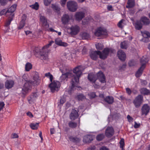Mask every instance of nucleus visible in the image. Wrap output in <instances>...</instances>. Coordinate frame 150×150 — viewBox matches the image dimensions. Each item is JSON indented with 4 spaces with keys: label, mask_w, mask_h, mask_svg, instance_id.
<instances>
[{
    "label": "nucleus",
    "mask_w": 150,
    "mask_h": 150,
    "mask_svg": "<svg viewBox=\"0 0 150 150\" xmlns=\"http://www.w3.org/2000/svg\"><path fill=\"white\" fill-rule=\"evenodd\" d=\"M66 101L65 98L63 97H62L60 100V105H62Z\"/></svg>",
    "instance_id": "nucleus-48"
},
{
    "label": "nucleus",
    "mask_w": 150,
    "mask_h": 150,
    "mask_svg": "<svg viewBox=\"0 0 150 150\" xmlns=\"http://www.w3.org/2000/svg\"><path fill=\"white\" fill-rule=\"evenodd\" d=\"M84 69V68L82 66H78L73 69L74 75L71 72L62 74L60 76L59 81L61 82H64L65 81H67V78L71 77V88L73 89L75 87H77V85L79 82V78Z\"/></svg>",
    "instance_id": "nucleus-1"
},
{
    "label": "nucleus",
    "mask_w": 150,
    "mask_h": 150,
    "mask_svg": "<svg viewBox=\"0 0 150 150\" xmlns=\"http://www.w3.org/2000/svg\"><path fill=\"white\" fill-rule=\"evenodd\" d=\"M94 34L97 37H100L103 38H105L107 35V30L104 28L100 27L97 29Z\"/></svg>",
    "instance_id": "nucleus-6"
},
{
    "label": "nucleus",
    "mask_w": 150,
    "mask_h": 150,
    "mask_svg": "<svg viewBox=\"0 0 150 150\" xmlns=\"http://www.w3.org/2000/svg\"><path fill=\"white\" fill-rule=\"evenodd\" d=\"M114 134V131L112 127H108L105 131V135L108 137H111Z\"/></svg>",
    "instance_id": "nucleus-12"
},
{
    "label": "nucleus",
    "mask_w": 150,
    "mask_h": 150,
    "mask_svg": "<svg viewBox=\"0 0 150 150\" xmlns=\"http://www.w3.org/2000/svg\"><path fill=\"white\" fill-rule=\"evenodd\" d=\"M85 13L83 12L80 11L76 13L75 15L76 19L77 21L81 20L84 17Z\"/></svg>",
    "instance_id": "nucleus-13"
},
{
    "label": "nucleus",
    "mask_w": 150,
    "mask_h": 150,
    "mask_svg": "<svg viewBox=\"0 0 150 150\" xmlns=\"http://www.w3.org/2000/svg\"><path fill=\"white\" fill-rule=\"evenodd\" d=\"M69 139L70 141L76 143L79 142L81 140V139L80 138L76 137L73 136L70 137H69Z\"/></svg>",
    "instance_id": "nucleus-30"
},
{
    "label": "nucleus",
    "mask_w": 150,
    "mask_h": 150,
    "mask_svg": "<svg viewBox=\"0 0 150 150\" xmlns=\"http://www.w3.org/2000/svg\"><path fill=\"white\" fill-rule=\"evenodd\" d=\"M76 98L78 100H82L86 98L85 96L82 94H80L78 95L76 97Z\"/></svg>",
    "instance_id": "nucleus-40"
},
{
    "label": "nucleus",
    "mask_w": 150,
    "mask_h": 150,
    "mask_svg": "<svg viewBox=\"0 0 150 150\" xmlns=\"http://www.w3.org/2000/svg\"><path fill=\"white\" fill-rule=\"evenodd\" d=\"M52 7L53 9L57 11H59L60 10V8L58 6L55 4H52Z\"/></svg>",
    "instance_id": "nucleus-43"
},
{
    "label": "nucleus",
    "mask_w": 150,
    "mask_h": 150,
    "mask_svg": "<svg viewBox=\"0 0 150 150\" xmlns=\"http://www.w3.org/2000/svg\"><path fill=\"white\" fill-rule=\"evenodd\" d=\"M39 123H31L30 125L31 128L33 129H37L38 127Z\"/></svg>",
    "instance_id": "nucleus-35"
},
{
    "label": "nucleus",
    "mask_w": 150,
    "mask_h": 150,
    "mask_svg": "<svg viewBox=\"0 0 150 150\" xmlns=\"http://www.w3.org/2000/svg\"><path fill=\"white\" fill-rule=\"evenodd\" d=\"M6 0H0V3L2 5H4L6 4Z\"/></svg>",
    "instance_id": "nucleus-55"
},
{
    "label": "nucleus",
    "mask_w": 150,
    "mask_h": 150,
    "mask_svg": "<svg viewBox=\"0 0 150 150\" xmlns=\"http://www.w3.org/2000/svg\"><path fill=\"white\" fill-rule=\"evenodd\" d=\"M125 21L124 19H122L118 23V26L120 28H123L124 26V24L123 22Z\"/></svg>",
    "instance_id": "nucleus-38"
},
{
    "label": "nucleus",
    "mask_w": 150,
    "mask_h": 150,
    "mask_svg": "<svg viewBox=\"0 0 150 150\" xmlns=\"http://www.w3.org/2000/svg\"><path fill=\"white\" fill-rule=\"evenodd\" d=\"M64 56L67 59L70 60L73 58H74L76 55L74 53H72L69 51H67L64 53Z\"/></svg>",
    "instance_id": "nucleus-15"
},
{
    "label": "nucleus",
    "mask_w": 150,
    "mask_h": 150,
    "mask_svg": "<svg viewBox=\"0 0 150 150\" xmlns=\"http://www.w3.org/2000/svg\"><path fill=\"white\" fill-rule=\"evenodd\" d=\"M136 63L135 61L133 60L130 61L129 63V66H133L136 64Z\"/></svg>",
    "instance_id": "nucleus-45"
},
{
    "label": "nucleus",
    "mask_w": 150,
    "mask_h": 150,
    "mask_svg": "<svg viewBox=\"0 0 150 150\" xmlns=\"http://www.w3.org/2000/svg\"><path fill=\"white\" fill-rule=\"evenodd\" d=\"M78 117V112L74 109H72L70 115V119L73 120H75Z\"/></svg>",
    "instance_id": "nucleus-17"
},
{
    "label": "nucleus",
    "mask_w": 150,
    "mask_h": 150,
    "mask_svg": "<svg viewBox=\"0 0 150 150\" xmlns=\"http://www.w3.org/2000/svg\"><path fill=\"white\" fill-rule=\"evenodd\" d=\"M127 118L129 122L132 121L133 120V118L129 115L127 116Z\"/></svg>",
    "instance_id": "nucleus-56"
},
{
    "label": "nucleus",
    "mask_w": 150,
    "mask_h": 150,
    "mask_svg": "<svg viewBox=\"0 0 150 150\" xmlns=\"http://www.w3.org/2000/svg\"><path fill=\"white\" fill-rule=\"evenodd\" d=\"M140 91L142 94L145 95H148L149 93V91L146 88H141L140 89Z\"/></svg>",
    "instance_id": "nucleus-32"
},
{
    "label": "nucleus",
    "mask_w": 150,
    "mask_h": 150,
    "mask_svg": "<svg viewBox=\"0 0 150 150\" xmlns=\"http://www.w3.org/2000/svg\"><path fill=\"white\" fill-rule=\"evenodd\" d=\"M105 102L109 104H112L114 102V99L113 98L112 96H107L104 99Z\"/></svg>",
    "instance_id": "nucleus-23"
},
{
    "label": "nucleus",
    "mask_w": 150,
    "mask_h": 150,
    "mask_svg": "<svg viewBox=\"0 0 150 150\" xmlns=\"http://www.w3.org/2000/svg\"><path fill=\"white\" fill-rule=\"evenodd\" d=\"M141 22H142L144 25H148L150 23V21L147 18L143 17L141 18L140 20Z\"/></svg>",
    "instance_id": "nucleus-28"
},
{
    "label": "nucleus",
    "mask_w": 150,
    "mask_h": 150,
    "mask_svg": "<svg viewBox=\"0 0 150 150\" xmlns=\"http://www.w3.org/2000/svg\"><path fill=\"white\" fill-rule=\"evenodd\" d=\"M142 83L144 85H146L147 84V82L145 80H142L141 81Z\"/></svg>",
    "instance_id": "nucleus-63"
},
{
    "label": "nucleus",
    "mask_w": 150,
    "mask_h": 150,
    "mask_svg": "<svg viewBox=\"0 0 150 150\" xmlns=\"http://www.w3.org/2000/svg\"><path fill=\"white\" fill-rule=\"evenodd\" d=\"M83 140L84 142L89 143L93 140V137L91 135H87L84 137Z\"/></svg>",
    "instance_id": "nucleus-20"
},
{
    "label": "nucleus",
    "mask_w": 150,
    "mask_h": 150,
    "mask_svg": "<svg viewBox=\"0 0 150 150\" xmlns=\"http://www.w3.org/2000/svg\"><path fill=\"white\" fill-rule=\"evenodd\" d=\"M141 110L142 115H146L149 111V106L147 104H144L142 107Z\"/></svg>",
    "instance_id": "nucleus-11"
},
{
    "label": "nucleus",
    "mask_w": 150,
    "mask_h": 150,
    "mask_svg": "<svg viewBox=\"0 0 150 150\" xmlns=\"http://www.w3.org/2000/svg\"><path fill=\"white\" fill-rule=\"evenodd\" d=\"M127 4L126 6L127 8H130L133 7L135 5L134 0H128Z\"/></svg>",
    "instance_id": "nucleus-26"
},
{
    "label": "nucleus",
    "mask_w": 150,
    "mask_h": 150,
    "mask_svg": "<svg viewBox=\"0 0 150 150\" xmlns=\"http://www.w3.org/2000/svg\"><path fill=\"white\" fill-rule=\"evenodd\" d=\"M69 126L72 128H75L77 126V124L73 122H70L69 123Z\"/></svg>",
    "instance_id": "nucleus-39"
},
{
    "label": "nucleus",
    "mask_w": 150,
    "mask_h": 150,
    "mask_svg": "<svg viewBox=\"0 0 150 150\" xmlns=\"http://www.w3.org/2000/svg\"><path fill=\"white\" fill-rule=\"evenodd\" d=\"M126 90L127 93L129 94L130 95L132 91L129 88H126Z\"/></svg>",
    "instance_id": "nucleus-57"
},
{
    "label": "nucleus",
    "mask_w": 150,
    "mask_h": 150,
    "mask_svg": "<svg viewBox=\"0 0 150 150\" xmlns=\"http://www.w3.org/2000/svg\"><path fill=\"white\" fill-rule=\"evenodd\" d=\"M4 106V104L3 102H0V110H1Z\"/></svg>",
    "instance_id": "nucleus-59"
},
{
    "label": "nucleus",
    "mask_w": 150,
    "mask_h": 150,
    "mask_svg": "<svg viewBox=\"0 0 150 150\" xmlns=\"http://www.w3.org/2000/svg\"><path fill=\"white\" fill-rule=\"evenodd\" d=\"M38 96V94L37 93H33L30 96V98L28 99L29 103H32L36 99Z\"/></svg>",
    "instance_id": "nucleus-21"
},
{
    "label": "nucleus",
    "mask_w": 150,
    "mask_h": 150,
    "mask_svg": "<svg viewBox=\"0 0 150 150\" xmlns=\"http://www.w3.org/2000/svg\"><path fill=\"white\" fill-rule=\"evenodd\" d=\"M25 22L21 21L20 23V25L18 27L19 29L22 28L24 26Z\"/></svg>",
    "instance_id": "nucleus-46"
},
{
    "label": "nucleus",
    "mask_w": 150,
    "mask_h": 150,
    "mask_svg": "<svg viewBox=\"0 0 150 150\" xmlns=\"http://www.w3.org/2000/svg\"><path fill=\"white\" fill-rule=\"evenodd\" d=\"M40 21L41 22L43 26L47 27L48 25L47 23V19L46 18L42 15H40Z\"/></svg>",
    "instance_id": "nucleus-19"
},
{
    "label": "nucleus",
    "mask_w": 150,
    "mask_h": 150,
    "mask_svg": "<svg viewBox=\"0 0 150 150\" xmlns=\"http://www.w3.org/2000/svg\"><path fill=\"white\" fill-rule=\"evenodd\" d=\"M97 77L101 83H104L105 82V76L101 71H99L96 75L92 73H90L88 75V79L92 83H94L95 82L97 79Z\"/></svg>",
    "instance_id": "nucleus-4"
},
{
    "label": "nucleus",
    "mask_w": 150,
    "mask_h": 150,
    "mask_svg": "<svg viewBox=\"0 0 150 150\" xmlns=\"http://www.w3.org/2000/svg\"><path fill=\"white\" fill-rule=\"evenodd\" d=\"M60 83L59 81H54L50 83L49 86L52 92H54L55 91H58L60 87Z\"/></svg>",
    "instance_id": "nucleus-8"
},
{
    "label": "nucleus",
    "mask_w": 150,
    "mask_h": 150,
    "mask_svg": "<svg viewBox=\"0 0 150 150\" xmlns=\"http://www.w3.org/2000/svg\"><path fill=\"white\" fill-rule=\"evenodd\" d=\"M39 5L37 3H36L35 4L32 5L31 6L32 8L36 10H37L38 8Z\"/></svg>",
    "instance_id": "nucleus-44"
},
{
    "label": "nucleus",
    "mask_w": 150,
    "mask_h": 150,
    "mask_svg": "<svg viewBox=\"0 0 150 150\" xmlns=\"http://www.w3.org/2000/svg\"><path fill=\"white\" fill-rule=\"evenodd\" d=\"M13 17L11 16L10 19L7 22L6 25V26L9 25L10 24L11 21L12 20Z\"/></svg>",
    "instance_id": "nucleus-54"
},
{
    "label": "nucleus",
    "mask_w": 150,
    "mask_h": 150,
    "mask_svg": "<svg viewBox=\"0 0 150 150\" xmlns=\"http://www.w3.org/2000/svg\"><path fill=\"white\" fill-rule=\"evenodd\" d=\"M26 17H27L25 15H23L22 16L21 21L25 22V21L26 19Z\"/></svg>",
    "instance_id": "nucleus-53"
},
{
    "label": "nucleus",
    "mask_w": 150,
    "mask_h": 150,
    "mask_svg": "<svg viewBox=\"0 0 150 150\" xmlns=\"http://www.w3.org/2000/svg\"><path fill=\"white\" fill-rule=\"evenodd\" d=\"M55 42L57 45L59 46L66 47L68 45L67 43L62 42L59 38L56 39L55 40Z\"/></svg>",
    "instance_id": "nucleus-22"
},
{
    "label": "nucleus",
    "mask_w": 150,
    "mask_h": 150,
    "mask_svg": "<svg viewBox=\"0 0 150 150\" xmlns=\"http://www.w3.org/2000/svg\"><path fill=\"white\" fill-rule=\"evenodd\" d=\"M45 76L48 78H49L51 82H52L53 77V76L50 72L45 74Z\"/></svg>",
    "instance_id": "nucleus-41"
},
{
    "label": "nucleus",
    "mask_w": 150,
    "mask_h": 150,
    "mask_svg": "<svg viewBox=\"0 0 150 150\" xmlns=\"http://www.w3.org/2000/svg\"><path fill=\"white\" fill-rule=\"evenodd\" d=\"M80 28L77 25L72 26L68 30L70 31V33L72 35H75L77 34L80 31Z\"/></svg>",
    "instance_id": "nucleus-10"
},
{
    "label": "nucleus",
    "mask_w": 150,
    "mask_h": 150,
    "mask_svg": "<svg viewBox=\"0 0 150 150\" xmlns=\"http://www.w3.org/2000/svg\"><path fill=\"white\" fill-rule=\"evenodd\" d=\"M52 0H44V4L45 6L48 5L52 1Z\"/></svg>",
    "instance_id": "nucleus-47"
},
{
    "label": "nucleus",
    "mask_w": 150,
    "mask_h": 150,
    "mask_svg": "<svg viewBox=\"0 0 150 150\" xmlns=\"http://www.w3.org/2000/svg\"><path fill=\"white\" fill-rule=\"evenodd\" d=\"M14 84V81L11 80H8L5 83V87L7 89H9L12 88Z\"/></svg>",
    "instance_id": "nucleus-14"
},
{
    "label": "nucleus",
    "mask_w": 150,
    "mask_h": 150,
    "mask_svg": "<svg viewBox=\"0 0 150 150\" xmlns=\"http://www.w3.org/2000/svg\"><path fill=\"white\" fill-rule=\"evenodd\" d=\"M104 136L103 134L98 135L96 137V139L98 141L102 140L104 137Z\"/></svg>",
    "instance_id": "nucleus-42"
},
{
    "label": "nucleus",
    "mask_w": 150,
    "mask_h": 150,
    "mask_svg": "<svg viewBox=\"0 0 150 150\" xmlns=\"http://www.w3.org/2000/svg\"><path fill=\"white\" fill-rule=\"evenodd\" d=\"M80 36L83 39H88L90 38L89 34L86 32H81L80 33Z\"/></svg>",
    "instance_id": "nucleus-29"
},
{
    "label": "nucleus",
    "mask_w": 150,
    "mask_h": 150,
    "mask_svg": "<svg viewBox=\"0 0 150 150\" xmlns=\"http://www.w3.org/2000/svg\"><path fill=\"white\" fill-rule=\"evenodd\" d=\"M87 51V50L86 47H84L82 50V52L83 54H85Z\"/></svg>",
    "instance_id": "nucleus-62"
},
{
    "label": "nucleus",
    "mask_w": 150,
    "mask_h": 150,
    "mask_svg": "<svg viewBox=\"0 0 150 150\" xmlns=\"http://www.w3.org/2000/svg\"><path fill=\"white\" fill-rule=\"evenodd\" d=\"M34 81H26L22 89V92L23 94H25L29 91L30 90L32 85L34 86L39 84L40 82L39 79V77L38 73L35 72L34 73Z\"/></svg>",
    "instance_id": "nucleus-3"
},
{
    "label": "nucleus",
    "mask_w": 150,
    "mask_h": 150,
    "mask_svg": "<svg viewBox=\"0 0 150 150\" xmlns=\"http://www.w3.org/2000/svg\"><path fill=\"white\" fill-rule=\"evenodd\" d=\"M16 5L14 4L12 5L7 11V12L11 13V16L13 17L14 14L12 13L14 12L16 10Z\"/></svg>",
    "instance_id": "nucleus-24"
},
{
    "label": "nucleus",
    "mask_w": 150,
    "mask_h": 150,
    "mask_svg": "<svg viewBox=\"0 0 150 150\" xmlns=\"http://www.w3.org/2000/svg\"><path fill=\"white\" fill-rule=\"evenodd\" d=\"M70 20L69 17L68 15L64 14L62 18V21L64 24H66L68 23Z\"/></svg>",
    "instance_id": "nucleus-18"
},
{
    "label": "nucleus",
    "mask_w": 150,
    "mask_h": 150,
    "mask_svg": "<svg viewBox=\"0 0 150 150\" xmlns=\"http://www.w3.org/2000/svg\"><path fill=\"white\" fill-rule=\"evenodd\" d=\"M100 150H108V149L105 147L103 146L100 148Z\"/></svg>",
    "instance_id": "nucleus-64"
},
{
    "label": "nucleus",
    "mask_w": 150,
    "mask_h": 150,
    "mask_svg": "<svg viewBox=\"0 0 150 150\" xmlns=\"http://www.w3.org/2000/svg\"><path fill=\"white\" fill-rule=\"evenodd\" d=\"M143 66V65L141 66L136 73L135 76L137 77H139L142 75L143 71L144 68Z\"/></svg>",
    "instance_id": "nucleus-25"
},
{
    "label": "nucleus",
    "mask_w": 150,
    "mask_h": 150,
    "mask_svg": "<svg viewBox=\"0 0 150 150\" xmlns=\"http://www.w3.org/2000/svg\"><path fill=\"white\" fill-rule=\"evenodd\" d=\"M95 45L96 49L98 50H102L104 47L103 44L101 43H98Z\"/></svg>",
    "instance_id": "nucleus-37"
},
{
    "label": "nucleus",
    "mask_w": 150,
    "mask_h": 150,
    "mask_svg": "<svg viewBox=\"0 0 150 150\" xmlns=\"http://www.w3.org/2000/svg\"><path fill=\"white\" fill-rule=\"evenodd\" d=\"M140 124H137V123L135 122V124L134 126V127L135 128H137L139 127L140 126Z\"/></svg>",
    "instance_id": "nucleus-60"
},
{
    "label": "nucleus",
    "mask_w": 150,
    "mask_h": 150,
    "mask_svg": "<svg viewBox=\"0 0 150 150\" xmlns=\"http://www.w3.org/2000/svg\"><path fill=\"white\" fill-rule=\"evenodd\" d=\"M115 50L111 48H105L102 52L99 51H91L90 53V56L93 60H96L99 55L100 58L105 59L108 56L110 53H113Z\"/></svg>",
    "instance_id": "nucleus-2"
},
{
    "label": "nucleus",
    "mask_w": 150,
    "mask_h": 150,
    "mask_svg": "<svg viewBox=\"0 0 150 150\" xmlns=\"http://www.w3.org/2000/svg\"><path fill=\"white\" fill-rule=\"evenodd\" d=\"M134 26L136 29L140 30L142 28V24L140 21H137L135 23Z\"/></svg>",
    "instance_id": "nucleus-27"
},
{
    "label": "nucleus",
    "mask_w": 150,
    "mask_h": 150,
    "mask_svg": "<svg viewBox=\"0 0 150 150\" xmlns=\"http://www.w3.org/2000/svg\"><path fill=\"white\" fill-rule=\"evenodd\" d=\"M117 55L120 60L122 61L125 60L126 58V55L125 53L122 50H120L118 52Z\"/></svg>",
    "instance_id": "nucleus-16"
},
{
    "label": "nucleus",
    "mask_w": 150,
    "mask_h": 150,
    "mask_svg": "<svg viewBox=\"0 0 150 150\" xmlns=\"http://www.w3.org/2000/svg\"><path fill=\"white\" fill-rule=\"evenodd\" d=\"M5 9H4L0 12V16H1L6 13H8Z\"/></svg>",
    "instance_id": "nucleus-51"
},
{
    "label": "nucleus",
    "mask_w": 150,
    "mask_h": 150,
    "mask_svg": "<svg viewBox=\"0 0 150 150\" xmlns=\"http://www.w3.org/2000/svg\"><path fill=\"white\" fill-rule=\"evenodd\" d=\"M18 134L16 133H13L12 135V138H18Z\"/></svg>",
    "instance_id": "nucleus-58"
},
{
    "label": "nucleus",
    "mask_w": 150,
    "mask_h": 150,
    "mask_svg": "<svg viewBox=\"0 0 150 150\" xmlns=\"http://www.w3.org/2000/svg\"><path fill=\"white\" fill-rule=\"evenodd\" d=\"M88 95L91 98H94L96 96V94L94 92L88 94Z\"/></svg>",
    "instance_id": "nucleus-49"
},
{
    "label": "nucleus",
    "mask_w": 150,
    "mask_h": 150,
    "mask_svg": "<svg viewBox=\"0 0 150 150\" xmlns=\"http://www.w3.org/2000/svg\"><path fill=\"white\" fill-rule=\"evenodd\" d=\"M141 41L143 42H149V40L148 38H143L141 40Z\"/></svg>",
    "instance_id": "nucleus-52"
},
{
    "label": "nucleus",
    "mask_w": 150,
    "mask_h": 150,
    "mask_svg": "<svg viewBox=\"0 0 150 150\" xmlns=\"http://www.w3.org/2000/svg\"><path fill=\"white\" fill-rule=\"evenodd\" d=\"M32 68V64L29 63H27L25 65V70L27 71H28Z\"/></svg>",
    "instance_id": "nucleus-36"
},
{
    "label": "nucleus",
    "mask_w": 150,
    "mask_h": 150,
    "mask_svg": "<svg viewBox=\"0 0 150 150\" xmlns=\"http://www.w3.org/2000/svg\"><path fill=\"white\" fill-rule=\"evenodd\" d=\"M54 43V41L52 40L48 44L43 47L42 49V50L39 51L37 49L35 50V52L37 53L40 52V58L41 59L47 60L48 59V55L47 53L49 51L47 49Z\"/></svg>",
    "instance_id": "nucleus-5"
},
{
    "label": "nucleus",
    "mask_w": 150,
    "mask_h": 150,
    "mask_svg": "<svg viewBox=\"0 0 150 150\" xmlns=\"http://www.w3.org/2000/svg\"><path fill=\"white\" fill-rule=\"evenodd\" d=\"M128 47V42H127L124 41L122 42L120 44V47L122 49H126Z\"/></svg>",
    "instance_id": "nucleus-34"
},
{
    "label": "nucleus",
    "mask_w": 150,
    "mask_h": 150,
    "mask_svg": "<svg viewBox=\"0 0 150 150\" xmlns=\"http://www.w3.org/2000/svg\"><path fill=\"white\" fill-rule=\"evenodd\" d=\"M148 59L145 57H143L141 59L140 62L142 64V66L143 65L144 67L145 68L146 64L148 62Z\"/></svg>",
    "instance_id": "nucleus-33"
},
{
    "label": "nucleus",
    "mask_w": 150,
    "mask_h": 150,
    "mask_svg": "<svg viewBox=\"0 0 150 150\" xmlns=\"http://www.w3.org/2000/svg\"><path fill=\"white\" fill-rule=\"evenodd\" d=\"M67 6L68 9L71 12L75 11L78 8L77 3L74 1H70L67 2Z\"/></svg>",
    "instance_id": "nucleus-7"
},
{
    "label": "nucleus",
    "mask_w": 150,
    "mask_h": 150,
    "mask_svg": "<svg viewBox=\"0 0 150 150\" xmlns=\"http://www.w3.org/2000/svg\"><path fill=\"white\" fill-rule=\"evenodd\" d=\"M143 101V97L141 95H139L133 101V103L136 108H139Z\"/></svg>",
    "instance_id": "nucleus-9"
},
{
    "label": "nucleus",
    "mask_w": 150,
    "mask_h": 150,
    "mask_svg": "<svg viewBox=\"0 0 150 150\" xmlns=\"http://www.w3.org/2000/svg\"><path fill=\"white\" fill-rule=\"evenodd\" d=\"M120 147L121 148H123V147L124 145V140L121 139L120 142Z\"/></svg>",
    "instance_id": "nucleus-50"
},
{
    "label": "nucleus",
    "mask_w": 150,
    "mask_h": 150,
    "mask_svg": "<svg viewBox=\"0 0 150 150\" xmlns=\"http://www.w3.org/2000/svg\"><path fill=\"white\" fill-rule=\"evenodd\" d=\"M141 33L143 37L145 38H150V33L147 31H141Z\"/></svg>",
    "instance_id": "nucleus-31"
},
{
    "label": "nucleus",
    "mask_w": 150,
    "mask_h": 150,
    "mask_svg": "<svg viewBox=\"0 0 150 150\" xmlns=\"http://www.w3.org/2000/svg\"><path fill=\"white\" fill-rule=\"evenodd\" d=\"M27 115L30 117H32L33 115L32 113L30 112H28L27 113Z\"/></svg>",
    "instance_id": "nucleus-61"
}]
</instances>
